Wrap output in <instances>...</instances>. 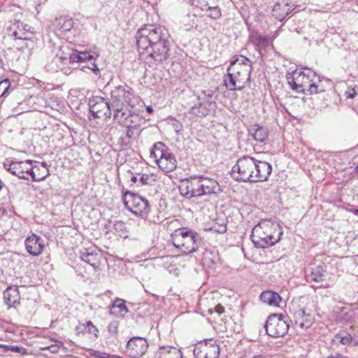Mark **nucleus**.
<instances>
[{"mask_svg":"<svg viewBox=\"0 0 358 358\" xmlns=\"http://www.w3.org/2000/svg\"><path fill=\"white\" fill-rule=\"evenodd\" d=\"M136 38L139 53L145 59L161 63L169 57V35L164 27L145 24L138 30Z\"/></svg>","mask_w":358,"mask_h":358,"instance_id":"obj_1","label":"nucleus"},{"mask_svg":"<svg viewBox=\"0 0 358 358\" xmlns=\"http://www.w3.org/2000/svg\"><path fill=\"white\" fill-rule=\"evenodd\" d=\"M136 97L127 86L115 87L110 93V107L113 119L120 125L136 127L141 122V115L133 110Z\"/></svg>","mask_w":358,"mask_h":358,"instance_id":"obj_2","label":"nucleus"},{"mask_svg":"<svg viewBox=\"0 0 358 358\" xmlns=\"http://www.w3.org/2000/svg\"><path fill=\"white\" fill-rule=\"evenodd\" d=\"M271 171L272 166L269 163L244 155L232 167L231 176L239 182H264L268 180Z\"/></svg>","mask_w":358,"mask_h":358,"instance_id":"obj_3","label":"nucleus"},{"mask_svg":"<svg viewBox=\"0 0 358 358\" xmlns=\"http://www.w3.org/2000/svg\"><path fill=\"white\" fill-rule=\"evenodd\" d=\"M252 62L247 57L240 55L232 60L227 69V74L223 78L224 85L231 91H241L250 80L252 70Z\"/></svg>","mask_w":358,"mask_h":358,"instance_id":"obj_4","label":"nucleus"},{"mask_svg":"<svg viewBox=\"0 0 358 358\" xmlns=\"http://www.w3.org/2000/svg\"><path fill=\"white\" fill-rule=\"evenodd\" d=\"M305 71L295 70L292 75L287 77L291 88L304 94L308 92L310 94L324 92L325 90L321 84L320 76L309 69H306Z\"/></svg>","mask_w":358,"mask_h":358,"instance_id":"obj_5","label":"nucleus"},{"mask_svg":"<svg viewBox=\"0 0 358 358\" xmlns=\"http://www.w3.org/2000/svg\"><path fill=\"white\" fill-rule=\"evenodd\" d=\"M282 234V229L278 224L264 220L254 227L250 238L256 248H268L277 243Z\"/></svg>","mask_w":358,"mask_h":358,"instance_id":"obj_6","label":"nucleus"},{"mask_svg":"<svg viewBox=\"0 0 358 358\" xmlns=\"http://www.w3.org/2000/svg\"><path fill=\"white\" fill-rule=\"evenodd\" d=\"M34 161L27 159L22 162H17L6 159L3 163V167L13 175L20 178L29 180L25 174L30 176L33 181L43 180L49 175V169L45 162L41 163L43 173L36 174L34 171L35 169L33 166Z\"/></svg>","mask_w":358,"mask_h":358,"instance_id":"obj_7","label":"nucleus"},{"mask_svg":"<svg viewBox=\"0 0 358 358\" xmlns=\"http://www.w3.org/2000/svg\"><path fill=\"white\" fill-rule=\"evenodd\" d=\"M171 241L176 248L185 254L196 252L201 244V238L199 234L187 228H179L171 234Z\"/></svg>","mask_w":358,"mask_h":358,"instance_id":"obj_8","label":"nucleus"},{"mask_svg":"<svg viewBox=\"0 0 358 358\" xmlns=\"http://www.w3.org/2000/svg\"><path fill=\"white\" fill-rule=\"evenodd\" d=\"M150 157H152L159 168L164 172L173 171L177 167V160L175 155L162 142L155 143L150 150Z\"/></svg>","mask_w":358,"mask_h":358,"instance_id":"obj_9","label":"nucleus"},{"mask_svg":"<svg viewBox=\"0 0 358 358\" xmlns=\"http://www.w3.org/2000/svg\"><path fill=\"white\" fill-rule=\"evenodd\" d=\"M122 201L129 211L143 218L146 217L150 211L148 201L136 193L130 191L124 192Z\"/></svg>","mask_w":358,"mask_h":358,"instance_id":"obj_10","label":"nucleus"},{"mask_svg":"<svg viewBox=\"0 0 358 358\" xmlns=\"http://www.w3.org/2000/svg\"><path fill=\"white\" fill-rule=\"evenodd\" d=\"M289 324L282 314H272L266 320L264 328L266 334L273 338L284 336L289 330Z\"/></svg>","mask_w":358,"mask_h":358,"instance_id":"obj_11","label":"nucleus"},{"mask_svg":"<svg viewBox=\"0 0 358 358\" xmlns=\"http://www.w3.org/2000/svg\"><path fill=\"white\" fill-rule=\"evenodd\" d=\"M89 108L90 116L94 119L106 120L111 117L113 109L110 107V103L106 101L102 96H92L89 100ZM91 117H90V119Z\"/></svg>","mask_w":358,"mask_h":358,"instance_id":"obj_12","label":"nucleus"},{"mask_svg":"<svg viewBox=\"0 0 358 358\" xmlns=\"http://www.w3.org/2000/svg\"><path fill=\"white\" fill-rule=\"evenodd\" d=\"M180 194L187 198L201 196L200 176H191L181 181L179 186Z\"/></svg>","mask_w":358,"mask_h":358,"instance_id":"obj_13","label":"nucleus"},{"mask_svg":"<svg viewBox=\"0 0 358 358\" xmlns=\"http://www.w3.org/2000/svg\"><path fill=\"white\" fill-rule=\"evenodd\" d=\"M148 348V343L145 338L134 336L127 341L124 353L131 358H141L145 354Z\"/></svg>","mask_w":358,"mask_h":358,"instance_id":"obj_14","label":"nucleus"},{"mask_svg":"<svg viewBox=\"0 0 358 358\" xmlns=\"http://www.w3.org/2000/svg\"><path fill=\"white\" fill-rule=\"evenodd\" d=\"M217 358L220 355V347L217 341L213 338L204 340L203 343H201L199 347H196L194 350L195 358Z\"/></svg>","mask_w":358,"mask_h":358,"instance_id":"obj_15","label":"nucleus"},{"mask_svg":"<svg viewBox=\"0 0 358 358\" xmlns=\"http://www.w3.org/2000/svg\"><path fill=\"white\" fill-rule=\"evenodd\" d=\"M8 31L16 40L30 41L34 35V29L20 20H15Z\"/></svg>","mask_w":358,"mask_h":358,"instance_id":"obj_16","label":"nucleus"},{"mask_svg":"<svg viewBox=\"0 0 358 358\" xmlns=\"http://www.w3.org/2000/svg\"><path fill=\"white\" fill-rule=\"evenodd\" d=\"M24 244L27 252L32 256H38L42 253L44 248L43 240L36 234L28 236Z\"/></svg>","mask_w":358,"mask_h":358,"instance_id":"obj_17","label":"nucleus"},{"mask_svg":"<svg viewBox=\"0 0 358 358\" xmlns=\"http://www.w3.org/2000/svg\"><path fill=\"white\" fill-rule=\"evenodd\" d=\"M200 182L201 196L217 194L222 192L218 182L212 178L200 176Z\"/></svg>","mask_w":358,"mask_h":358,"instance_id":"obj_18","label":"nucleus"},{"mask_svg":"<svg viewBox=\"0 0 358 358\" xmlns=\"http://www.w3.org/2000/svg\"><path fill=\"white\" fill-rule=\"evenodd\" d=\"M293 318L296 325L301 329H307L314 322V317L310 313H307L303 308L296 310L293 313Z\"/></svg>","mask_w":358,"mask_h":358,"instance_id":"obj_19","label":"nucleus"},{"mask_svg":"<svg viewBox=\"0 0 358 358\" xmlns=\"http://www.w3.org/2000/svg\"><path fill=\"white\" fill-rule=\"evenodd\" d=\"M3 299L8 308H16L20 303V294L17 286H8L3 292Z\"/></svg>","mask_w":358,"mask_h":358,"instance_id":"obj_20","label":"nucleus"},{"mask_svg":"<svg viewBox=\"0 0 358 358\" xmlns=\"http://www.w3.org/2000/svg\"><path fill=\"white\" fill-rule=\"evenodd\" d=\"M100 257L101 255L98 252L91 249H85L80 255V259L94 268L99 266Z\"/></svg>","mask_w":358,"mask_h":358,"instance_id":"obj_21","label":"nucleus"},{"mask_svg":"<svg viewBox=\"0 0 358 358\" xmlns=\"http://www.w3.org/2000/svg\"><path fill=\"white\" fill-rule=\"evenodd\" d=\"M212 103V101H201V98H199V103L191 108L190 114L199 117H205L209 113L208 106H210Z\"/></svg>","mask_w":358,"mask_h":358,"instance_id":"obj_22","label":"nucleus"},{"mask_svg":"<svg viewBox=\"0 0 358 358\" xmlns=\"http://www.w3.org/2000/svg\"><path fill=\"white\" fill-rule=\"evenodd\" d=\"M155 358H182V353L176 348L162 346L155 354Z\"/></svg>","mask_w":358,"mask_h":358,"instance_id":"obj_23","label":"nucleus"},{"mask_svg":"<svg viewBox=\"0 0 358 358\" xmlns=\"http://www.w3.org/2000/svg\"><path fill=\"white\" fill-rule=\"evenodd\" d=\"M249 133L257 141L259 142H264L268 136V129L258 124L250 126Z\"/></svg>","mask_w":358,"mask_h":358,"instance_id":"obj_24","label":"nucleus"},{"mask_svg":"<svg viewBox=\"0 0 358 358\" xmlns=\"http://www.w3.org/2000/svg\"><path fill=\"white\" fill-rule=\"evenodd\" d=\"M281 299V296L277 292L272 291L263 292L260 295V300L269 306H279Z\"/></svg>","mask_w":358,"mask_h":358,"instance_id":"obj_25","label":"nucleus"},{"mask_svg":"<svg viewBox=\"0 0 358 358\" xmlns=\"http://www.w3.org/2000/svg\"><path fill=\"white\" fill-rule=\"evenodd\" d=\"M94 60V55L88 52L73 50L69 55V61L74 62H85Z\"/></svg>","mask_w":358,"mask_h":358,"instance_id":"obj_26","label":"nucleus"},{"mask_svg":"<svg viewBox=\"0 0 358 358\" xmlns=\"http://www.w3.org/2000/svg\"><path fill=\"white\" fill-rule=\"evenodd\" d=\"M325 268L322 264L317 265L311 268V272L307 275V280L310 282H321L324 280V272Z\"/></svg>","mask_w":358,"mask_h":358,"instance_id":"obj_27","label":"nucleus"},{"mask_svg":"<svg viewBox=\"0 0 358 358\" xmlns=\"http://www.w3.org/2000/svg\"><path fill=\"white\" fill-rule=\"evenodd\" d=\"M353 341V338L348 333L341 331L336 334L333 338V342L336 344L349 345Z\"/></svg>","mask_w":358,"mask_h":358,"instance_id":"obj_28","label":"nucleus"},{"mask_svg":"<svg viewBox=\"0 0 358 358\" xmlns=\"http://www.w3.org/2000/svg\"><path fill=\"white\" fill-rule=\"evenodd\" d=\"M56 27L62 31H68L73 27L72 18L60 17L56 21Z\"/></svg>","mask_w":358,"mask_h":358,"instance_id":"obj_29","label":"nucleus"},{"mask_svg":"<svg viewBox=\"0 0 358 358\" xmlns=\"http://www.w3.org/2000/svg\"><path fill=\"white\" fill-rule=\"evenodd\" d=\"M113 229L115 234L120 238H126L128 237V230L126 224L122 221H116L113 224Z\"/></svg>","mask_w":358,"mask_h":358,"instance_id":"obj_30","label":"nucleus"},{"mask_svg":"<svg viewBox=\"0 0 358 358\" xmlns=\"http://www.w3.org/2000/svg\"><path fill=\"white\" fill-rule=\"evenodd\" d=\"M144 120L141 116V122H139V124H137L136 127H133V125H122L123 127H125L127 128L126 133L124 134L126 138L129 139L132 141L133 139H134L136 138V136L138 134V131L136 132V131L141 126Z\"/></svg>","mask_w":358,"mask_h":358,"instance_id":"obj_31","label":"nucleus"},{"mask_svg":"<svg viewBox=\"0 0 358 358\" xmlns=\"http://www.w3.org/2000/svg\"><path fill=\"white\" fill-rule=\"evenodd\" d=\"M202 10L209 11L210 13L207 15L213 20H217L221 17V10L218 6L211 7L206 4Z\"/></svg>","mask_w":358,"mask_h":358,"instance_id":"obj_32","label":"nucleus"},{"mask_svg":"<svg viewBox=\"0 0 358 358\" xmlns=\"http://www.w3.org/2000/svg\"><path fill=\"white\" fill-rule=\"evenodd\" d=\"M10 87L9 79L6 78L0 81V97H6L9 94Z\"/></svg>","mask_w":358,"mask_h":358,"instance_id":"obj_33","label":"nucleus"},{"mask_svg":"<svg viewBox=\"0 0 358 358\" xmlns=\"http://www.w3.org/2000/svg\"><path fill=\"white\" fill-rule=\"evenodd\" d=\"M292 7L286 3L283 6V12L280 13L279 14H275V17L278 19L280 21H282L289 13L292 11Z\"/></svg>","mask_w":358,"mask_h":358,"instance_id":"obj_34","label":"nucleus"},{"mask_svg":"<svg viewBox=\"0 0 358 358\" xmlns=\"http://www.w3.org/2000/svg\"><path fill=\"white\" fill-rule=\"evenodd\" d=\"M113 308H119L120 312H124L125 313H128L129 310L125 305V301L121 299H117L113 303Z\"/></svg>","mask_w":358,"mask_h":358,"instance_id":"obj_35","label":"nucleus"},{"mask_svg":"<svg viewBox=\"0 0 358 358\" xmlns=\"http://www.w3.org/2000/svg\"><path fill=\"white\" fill-rule=\"evenodd\" d=\"M119 322L117 320H113L110 322L108 327V331L109 333L117 335L118 332Z\"/></svg>","mask_w":358,"mask_h":358,"instance_id":"obj_36","label":"nucleus"},{"mask_svg":"<svg viewBox=\"0 0 358 358\" xmlns=\"http://www.w3.org/2000/svg\"><path fill=\"white\" fill-rule=\"evenodd\" d=\"M92 61L93 62H92L90 63V64L88 65L87 66H82V70H84L85 68H87V69H90L92 71H93L94 74L98 75V73L99 72V69L98 68L96 64L95 63L94 59L92 60Z\"/></svg>","mask_w":358,"mask_h":358,"instance_id":"obj_37","label":"nucleus"},{"mask_svg":"<svg viewBox=\"0 0 358 358\" xmlns=\"http://www.w3.org/2000/svg\"><path fill=\"white\" fill-rule=\"evenodd\" d=\"M131 141L129 139H127L125 136H122L120 138V143L122 148L127 149L129 147Z\"/></svg>","mask_w":358,"mask_h":358,"instance_id":"obj_38","label":"nucleus"},{"mask_svg":"<svg viewBox=\"0 0 358 358\" xmlns=\"http://www.w3.org/2000/svg\"><path fill=\"white\" fill-rule=\"evenodd\" d=\"M283 6L284 5L280 4V3H277L274 5L273 8V15L275 17V14H279L280 13L283 12Z\"/></svg>","mask_w":358,"mask_h":358,"instance_id":"obj_39","label":"nucleus"},{"mask_svg":"<svg viewBox=\"0 0 358 358\" xmlns=\"http://www.w3.org/2000/svg\"><path fill=\"white\" fill-rule=\"evenodd\" d=\"M87 327L89 328V329H88L89 333L94 334L95 336H96V334L98 333V329L92 324V322L91 321H88L87 322Z\"/></svg>","mask_w":358,"mask_h":358,"instance_id":"obj_40","label":"nucleus"},{"mask_svg":"<svg viewBox=\"0 0 358 358\" xmlns=\"http://www.w3.org/2000/svg\"><path fill=\"white\" fill-rule=\"evenodd\" d=\"M10 350L13 352H17V353H20V354H24L25 351H26V350L24 348L20 347V346H17V345L11 346L10 347Z\"/></svg>","mask_w":358,"mask_h":358,"instance_id":"obj_41","label":"nucleus"},{"mask_svg":"<svg viewBox=\"0 0 358 358\" xmlns=\"http://www.w3.org/2000/svg\"><path fill=\"white\" fill-rule=\"evenodd\" d=\"M99 358H124L122 356H119L117 355H111L107 353H102L101 355L97 356Z\"/></svg>","mask_w":358,"mask_h":358,"instance_id":"obj_42","label":"nucleus"},{"mask_svg":"<svg viewBox=\"0 0 358 358\" xmlns=\"http://www.w3.org/2000/svg\"><path fill=\"white\" fill-rule=\"evenodd\" d=\"M45 349L49 350L52 353H57L59 352V347L57 346V345H50V346L45 348Z\"/></svg>","mask_w":358,"mask_h":358,"instance_id":"obj_43","label":"nucleus"},{"mask_svg":"<svg viewBox=\"0 0 358 358\" xmlns=\"http://www.w3.org/2000/svg\"><path fill=\"white\" fill-rule=\"evenodd\" d=\"M215 231L217 233L223 234L227 231L226 224H222L219 226V228L215 229Z\"/></svg>","mask_w":358,"mask_h":358,"instance_id":"obj_44","label":"nucleus"},{"mask_svg":"<svg viewBox=\"0 0 358 358\" xmlns=\"http://www.w3.org/2000/svg\"><path fill=\"white\" fill-rule=\"evenodd\" d=\"M149 179V177L148 175L143 174L141 177L140 178V182L141 185L147 184V181Z\"/></svg>","mask_w":358,"mask_h":358,"instance_id":"obj_45","label":"nucleus"},{"mask_svg":"<svg viewBox=\"0 0 358 358\" xmlns=\"http://www.w3.org/2000/svg\"><path fill=\"white\" fill-rule=\"evenodd\" d=\"M34 167L36 168L34 169V171H36V174H38V173L42 174L43 173L41 164H40L39 166H34Z\"/></svg>","mask_w":358,"mask_h":358,"instance_id":"obj_46","label":"nucleus"},{"mask_svg":"<svg viewBox=\"0 0 358 358\" xmlns=\"http://www.w3.org/2000/svg\"><path fill=\"white\" fill-rule=\"evenodd\" d=\"M215 310H216V312H217L219 314H222V313L224 312V308H223L221 305H217V306L215 307Z\"/></svg>","mask_w":358,"mask_h":358,"instance_id":"obj_47","label":"nucleus"},{"mask_svg":"<svg viewBox=\"0 0 358 358\" xmlns=\"http://www.w3.org/2000/svg\"><path fill=\"white\" fill-rule=\"evenodd\" d=\"M355 96V92L353 90V92H347V97L350 99H353Z\"/></svg>","mask_w":358,"mask_h":358,"instance_id":"obj_48","label":"nucleus"},{"mask_svg":"<svg viewBox=\"0 0 358 358\" xmlns=\"http://www.w3.org/2000/svg\"><path fill=\"white\" fill-rule=\"evenodd\" d=\"M146 111L148 113H152L153 112V109L152 108L151 106H148L146 107Z\"/></svg>","mask_w":358,"mask_h":358,"instance_id":"obj_49","label":"nucleus"},{"mask_svg":"<svg viewBox=\"0 0 358 358\" xmlns=\"http://www.w3.org/2000/svg\"><path fill=\"white\" fill-rule=\"evenodd\" d=\"M327 358H345L343 355H337L336 356H329Z\"/></svg>","mask_w":358,"mask_h":358,"instance_id":"obj_50","label":"nucleus"},{"mask_svg":"<svg viewBox=\"0 0 358 358\" xmlns=\"http://www.w3.org/2000/svg\"><path fill=\"white\" fill-rule=\"evenodd\" d=\"M131 181L132 182H136L138 181V179H137V177L136 176H132L131 178Z\"/></svg>","mask_w":358,"mask_h":358,"instance_id":"obj_51","label":"nucleus"},{"mask_svg":"<svg viewBox=\"0 0 358 358\" xmlns=\"http://www.w3.org/2000/svg\"><path fill=\"white\" fill-rule=\"evenodd\" d=\"M351 212L355 215H357L358 216V209H354V210H352Z\"/></svg>","mask_w":358,"mask_h":358,"instance_id":"obj_52","label":"nucleus"},{"mask_svg":"<svg viewBox=\"0 0 358 358\" xmlns=\"http://www.w3.org/2000/svg\"><path fill=\"white\" fill-rule=\"evenodd\" d=\"M353 341H354V344H355V345H358V340H357V341H354V340H353Z\"/></svg>","mask_w":358,"mask_h":358,"instance_id":"obj_53","label":"nucleus"},{"mask_svg":"<svg viewBox=\"0 0 358 358\" xmlns=\"http://www.w3.org/2000/svg\"><path fill=\"white\" fill-rule=\"evenodd\" d=\"M2 188V182L0 180V190Z\"/></svg>","mask_w":358,"mask_h":358,"instance_id":"obj_54","label":"nucleus"},{"mask_svg":"<svg viewBox=\"0 0 358 358\" xmlns=\"http://www.w3.org/2000/svg\"><path fill=\"white\" fill-rule=\"evenodd\" d=\"M357 169H358V166H357Z\"/></svg>","mask_w":358,"mask_h":358,"instance_id":"obj_55","label":"nucleus"}]
</instances>
